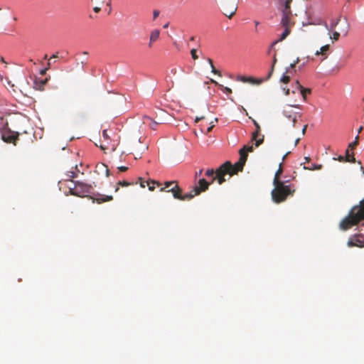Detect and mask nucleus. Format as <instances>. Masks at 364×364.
<instances>
[{
  "instance_id": "nucleus-15",
  "label": "nucleus",
  "mask_w": 364,
  "mask_h": 364,
  "mask_svg": "<svg viewBox=\"0 0 364 364\" xmlns=\"http://www.w3.org/2000/svg\"><path fill=\"white\" fill-rule=\"evenodd\" d=\"M160 36V31L158 29L153 30L150 33L149 47L151 48L152 44L156 42Z\"/></svg>"
},
{
  "instance_id": "nucleus-64",
  "label": "nucleus",
  "mask_w": 364,
  "mask_h": 364,
  "mask_svg": "<svg viewBox=\"0 0 364 364\" xmlns=\"http://www.w3.org/2000/svg\"><path fill=\"white\" fill-rule=\"evenodd\" d=\"M83 54H84V55H88V53H87V52H86V51H85V52H83Z\"/></svg>"
},
{
  "instance_id": "nucleus-5",
  "label": "nucleus",
  "mask_w": 364,
  "mask_h": 364,
  "mask_svg": "<svg viewBox=\"0 0 364 364\" xmlns=\"http://www.w3.org/2000/svg\"><path fill=\"white\" fill-rule=\"evenodd\" d=\"M72 186H68L70 193L73 196L83 197L85 194L90 193L92 186L80 181H71Z\"/></svg>"
},
{
  "instance_id": "nucleus-18",
  "label": "nucleus",
  "mask_w": 364,
  "mask_h": 364,
  "mask_svg": "<svg viewBox=\"0 0 364 364\" xmlns=\"http://www.w3.org/2000/svg\"><path fill=\"white\" fill-rule=\"evenodd\" d=\"M47 81H48V79H45V80L36 79L34 80L35 89L38 90H43Z\"/></svg>"
},
{
  "instance_id": "nucleus-31",
  "label": "nucleus",
  "mask_w": 364,
  "mask_h": 364,
  "mask_svg": "<svg viewBox=\"0 0 364 364\" xmlns=\"http://www.w3.org/2000/svg\"><path fill=\"white\" fill-rule=\"evenodd\" d=\"M205 176L208 177H212V179L216 176V171H214L213 169H208L205 172ZM215 181H213L211 180L210 183H213Z\"/></svg>"
},
{
  "instance_id": "nucleus-30",
  "label": "nucleus",
  "mask_w": 364,
  "mask_h": 364,
  "mask_svg": "<svg viewBox=\"0 0 364 364\" xmlns=\"http://www.w3.org/2000/svg\"><path fill=\"white\" fill-rule=\"evenodd\" d=\"M304 169L314 171V170H320L322 168L321 164H313L311 166H304Z\"/></svg>"
},
{
  "instance_id": "nucleus-51",
  "label": "nucleus",
  "mask_w": 364,
  "mask_h": 364,
  "mask_svg": "<svg viewBox=\"0 0 364 364\" xmlns=\"http://www.w3.org/2000/svg\"><path fill=\"white\" fill-rule=\"evenodd\" d=\"M93 10H94V11H95V12L98 13V12H100V11L101 8H100V7L95 6V7H94Z\"/></svg>"
},
{
  "instance_id": "nucleus-53",
  "label": "nucleus",
  "mask_w": 364,
  "mask_h": 364,
  "mask_svg": "<svg viewBox=\"0 0 364 364\" xmlns=\"http://www.w3.org/2000/svg\"><path fill=\"white\" fill-rule=\"evenodd\" d=\"M213 127H214V124H213V125L210 126L209 127H208L207 133L210 132L212 131Z\"/></svg>"
},
{
  "instance_id": "nucleus-4",
  "label": "nucleus",
  "mask_w": 364,
  "mask_h": 364,
  "mask_svg": "<svg viewBox=\"0 0 364 364\" xmlns=\"http://www.w3.org/2000/svg\"><path fill=\"white\" fill-rule=\"evenodd\" d=\"M160 191L171 192L174 198L181 200H188L193 198V195L190 192L186 194L182 193L183 191L178 186L176 181H166L164 187H161Z\"/></svg>"
},
{
  "instance_id": "nucleus-10",
  "label": "nucleus",
  "mask_w": 364,
  "mask_h": 364,
  "mask_svg": "<svg viewBox=\"0 0 364 364\" xmlns=\"http://www.w3.org/2000/svg\"><path fill=\"white\" fill-rule=\"evenodd\" d=\"M347 245L349 247H364V235L362 234H357L351 236L348 239Z\"/></svg>"
},
{
  "instance_id": "nucleus-6",
  "label": "nucleus",
  "mask_w": 364,
  "mask_h": 364,
  "mask_svg": "<svg viewBox=\"0 0 364 364\" xmlns=\"http://www.w3.org/2000/svg\"><path fill=\"white\" fill-rule=\"evenodd\" d=\"M293 107L299 108V105H288L286 107H284L283 109V114L284 116L288 119L290 122L292 123V127H295V123L298 118H300L301 117V114L299 112H294L293 110Z\"/></svg>"
},
{
  "instance_id": "nucleus-27",
  "label": "nucleus",
  "mask_w": 364,
  "mask_h": 364,
  "mask_svg": "<svg viewBox=\"0 0 364 364\" xmlns=\"http://www.w3.org/2000/svg\"><path fill=\"white\" fill-rule=\"evenodd\" d=\"M299 58H297L296 60L293 63H291L289 67L287 68V73H296L295 67H296V64L299 63Z\"/></svg>"
},
{
  "instance_id": "nucleus-29",
  "label": "nucleus",
  "mask_w": 364,
  "mask_h": 364,
  "mask_svg": "<svg viewBox=\"0 0 364 364\" xmlns=\"http://www.w3.org/2000/svg\"><path fill=\"white\" fill-rule=\"evenodd\" d=\"M339 30L340 32L342 33L344 36L348 34L349 30V24L346 20L343 22V26L340 28Z\"/></svg>"
},
{
  "instance_id": "nucleus-40",
  "label": "nucleus",
  "mask_w": 364,
  "mask_h": 364,
  "mask_svg": "<svg viewBox=\"0 0 364 364\" xmlns=\"http://www.w3.org/2000/svg\"><path fill=\"white\" fill-rule=\"evenodd\" d=\"M139 181L141 187L144 188L146 186L145 183H146L147 181H144L142 178H139Z\"/></svg>"
},
{
  "instance_id": "nucleus-14",
  "label": "nucleus",
  "mask_w": 364,
  "mask_h": 364,
  "mask_svg": "<svg viewBox=\"0 0 364 364\" xmlns=\"http://www.w3.org/2000/svg\"><path fill=\"white\" fill-rule=\"evenodd\" d=\"M291 32V28H289V27H284V31H283V33H282L280 38L278 39V40H276L274 41L272 45H271V48H269V53H270L271 50L273 48V47L277 44L279 42L284 40L290 33Z\"/></svg>"
},
{
  "instance_id": "nucleus-46",
  "label": "nucleus",
  "mask_w": 364,
  "mask_h": 364,
  "mask_svg": "<svg viewBox=\"0 0 364 364\" xmlns=\"http://www.w3.org/2000/svg\"><path fill=\"white\" fill-rule=\"evenodd\" d=\"M357 163L360 166V170L362 171L363 174L364 175V168L361 165V161H358Z\"/></svg>"
},
{
  "instance_id": "nucleus-54",
  "label": "nucleus",
  "mask_w": 364,
  "mask_h": 364,
  "mask_svg": "<svg viewBox=\"0 0 364 364\" xmlns=\"http://www.w3.org/2000/svg\"><path fill=\"white\" fill-rule=\"evenodd\" d=\"M102 135L104 137L107 138V131L106 130H104L103 132H102Z\"/></svg>"
},
{
  "instance_id": "nucleus-23",
  "label": "nucleus",
  "mask_w": 364,
  "mask_h": 364,
  "mask_svg": "<svg viewBox=\"0 0 364 364\" xmlns=\"http://www.w3.org/2000/svg\"><path fill=\"white\" fill-rule=\"evenodd\" d=\"M98 203H102L104 202L111 201L113 200V197L112 196H102L100 198L95 199Z\"/></svg>"
},
{
  "instance_id": "nucleus-7",
  "label": "nucleus",
  "mask_w": 364,
  "mask_h": 364,
  "mask_svg": "<svg viewBox=\"0 0 364 364\" xmlns=\"http://www.w3.org/2000/svg\"><path fill=\"white\" fill-rule=\"evenodd\" d=\"M1 139L8 144H13L16 145V141L18 140L19 133L11 131L10 129L6 130H0Z\"/></svg>"
},
{
  "instance_id": "nucleus-21",
  "label": "nucleus",
  "mask_w": 364,
  "mask_h": 364,
  "mask_svg": "<svg viewBox=\"0 0 364 364\" xmlns=\"http://www.w3.org/2000/svg\"><path fill=\"white\" fill-rule=\"evenodd\" d=\"M282 164H280L279 165V169L277 171L276 173H275V176H274V181H273V184L274 186V185H277V184H279V183H284L283 181H281L279 180V176L282 173Z\"/></svg>"
},
{
  "instance_id": "nucleus-25",
  "label": "nucleus",
  "mask_w": 364,
  "mask_h": 364,
  "mask_svg": "<svg viewBox=\"0 0 364 364\" xmlns=\"http://www.w3.org/2000/svg\"><path fill=\"white\" fill-rule=\"evenodd\" d=\"M157 185V186H161V183L159 181H147L146 186L149 187V191H153L155 189L154 185Z\"/></svg>"
},
{
  "instance_id": "nucleus-34",
  "label": "nucleus",
  "mask_w": 364,
  "mask_h": 364,
  "mask_svg": "<svg viewBox=\"0 0 364 364\" xmlns=\"http://www.w3.org/2000/svg\"><path fill=\"white\" fill-rule=\"evenodd\" d=\"M346 162H350V163H356L357 161L355 160V158L354 157V154L353 153L350 154V157L348 159H345Z\"/></svg>"
},
{
  "instance_id": "nucleus-42",
  "label": "nucleus",
  "mask_w": 364,
  "mask_h": 364,
  "mask_svg": "<svg viewBox=\"0 0 364 364\" xmlns=\"http://www.w3.org/2000/svg\"><path fill=\"white\" fill-rule=\"evenodd\" d=\"M118 170L119 171H121V172H124V171H127L128 170V167L124 166H119V167H118Z\"/></svg>"
},
{
  "instance_id": "nucleus-26",
  "label": "nucleus",
  "mask_w": 364,
  "mask_h": 364,
  "mask_svg": "<svg viewBox=\"0 0 364 364\" xmlns=\"http://www.w3.org/2000/svg\"><path fill=\"white\" fill-rule=\"evenodd\" d=\"M269 79H267V77L265 78H259V79H255V78L250 77H248V82L259 85L262 82L267 81Z\"/></svg>"
},
{
  "instance_id": "nucleus-28",
  "label": "nucleus",
  "mask_w": 364,
  "mask_h": 364,
  "mask_svg": "<svg viewBox=\"0 0 364 364\" xmlns=\"http://www.w3.org/2000/svg\"><path fill=\"white\" fill-rule=\"evenodd\" d=\"M75 170L76 171H70L68 172L67 176L68 178L67 180H68L71 182L72 178H75L77 176V173L79 172V171L77 170V166H75Z\"/></svg>"
},
{
  "instance_id": "nucleus-52",
  "label": "nucleus",
  "mask_w": 364,
  "mask_h": 364,
  "mask_svg": "<svg viewBox=\"0 0 364 364\" xmlns=\"http://www.w3.org/2000/svg\"><path fill=\"white\" fill-rule=\"evenodd\" d=\"M241 80L244 82H248V77H242Z\"/></svg>"
},
{
  "instance_id": "nucleus-9",
  "label": "nucleus",
  "mask_w": 364,
  "mask_h": 364,
  "mask_svg": "<svg viewBox=\"0 0 364 364\" xmlns=\"http://www.w3.org/2000/svg\"><path fill=\"white\" fill-rule=\"evenodd\" d=\"M210 183V182H208L205 178H200L198 181V186H195L190 191L191 194L193 195V198L199 195L201 192L207 191Z\"/></svg>"
},
{
  "instance_id": "nucleus-48",
  "label": "nucleus",
  "mask_w": 364,
  "mask_h": 364,
  "mask_svg": "<svg viewBox=\"0 0 364 364\" xmlns=\"http://www.w3.org/2000/svg\"><path fill=\"white\" fill-rule=\"evenodd\" d=\"M48 68H46L45 69H43L40 71V74L41 75H44L46 73V71L48 70Z\"/></svg>"
},
{
  "instance_id": "nucleus-63",
  "label": "nucleus",
  "mask_w": 364,
  "mask_h": 364,
  "mask_svg": "<svg viewBox=\"0 0 364 364\" xmlns=\"http://www.w3.org/2000/svg\"><path fill=\"white\" fill-rule=\"evenodd\" d=\"M194 40H195V37H194V36H192V37L191 38V41H194Z\"/></svg>"
},
{
  "instance_id": "nucleus-22",
  "label": "nucleus",
  "mask_w": 364,
  "mask_h": 364,
  "mask_svg": "<svg viewBox=\"0 0 364 364\" xmlns=\"http://www.w3.org/2000/svg\"><path fill=\"white\" fill-rule=\"evenodd\" d=\"M277 61V54L276 53L274 54V56H273V60H272V66H271V69L267 76V79H270V77H272L273 73H274V66H275V64Z\"/></svg>"
},
{
  "instance_id": "nucleus-12",
  "label": "nucleus",
  "mask_w": 364,
  "mask_h": 364,
  "mask_svg": "<svg viewBox=\"0 0 364 364\" xmlns=\"http://www.w3.org/2000/svg\"><path fill=\"white\" fill-rule=\"evenodd\" d=\"M291 11L283 10L282 11V17L281 20V24L283 27H289L291 28L293 25L291 23Z\"/></svg>"
},
{
  "instance_id": "nucleus-13",
  "label": "nucleus",
  "mask_w": 364,
  "mask_h": 364,
  "mask_svg": "<svg viewBox=\"0 0 364 364\" xmlns=\"http://www.w3.org/2000/svg\"><path fill=\"white\" fill-rule=\"evenodd\" d=\"M222 8L224 15L230 18L232 17L237 10V6L235 3H232L230 5L225 3L223 4Z\"/></svg>"
},
{
  "instance_id": "nucleus-16",
  "label": "nucleus",
  "mask_w": 364,
  "mask_h": 364,
  "mask_svg": "<svg viewBox=\"0 0 364 364\" xmlns=\"http://www.w3.org/2000/svg\"><path fill=\"white\" fill-rule=\"evenodd\" d=\"M143 123L144 124H146L150 127L152 129H156L157 125L159 124V122H156L154 121L151 117L144 116L143 118Z\"/></svg>"
},
{
  "instance_id": "nucleus-8",
  "label": "nucleus",
  "mask_w": 364,
  "mask_h": 364,
  "mask_svg": "<svg viewBox=\"0 0 364 364\" xmlns=\"http://www.w3.org/2000/svg\"><path fill=\"white\" fill-rule=\"evenodd\" d=\"M254 125L255 126V131L252 134V141H255V145L258 147L264 142V136L261 134V128L259 124L256 120L252 119Z\"/></svg>"
},
{
  "instance_id": "nucleus-41",
  "label": "nucleus",
  "mask_w": 364,
  "mask_h": 364,
  "mask_svg": "<svg viewBox=\"0 0 364 364\" xmlns=\"http://www.w3.org/2000/svg\"><path fill=\"white\" fill-rule=\"evenodd\" d=\"M210 67H211L212 73H213L214 74H218V75H220V71L216 70V68H215V66L213 65H210Z\"/></svg>"
},
{
  "instance_id": "nucleus-19",
  "label": "nucleus",
  "mask_w": 364,
  "mask_h": 364,
  "mask_svg": "<svg viewBox=\"0 0 364 364\" xmlns=\"http://www.w3.org/2000/svg\"><path fill=\"white\" fill-rule=\"evenodd\" d=\"M329 48H330V46L329 45H326V46H322L319 50H316V52L315 53V55H321L323 56V59H325L326 58L327 55H328V52L329 50Z\"/></svg>"
},
{
  "instance_id": "nucleus-20",
  "label": "nucleus",
  "mask_w": 364,
  "mask_h": 364,
  "mask_svg": "<svg viewBox=\"0 0 364 364\" xmlns=\"http://www.w3.org/2000/svg\"><path fill=\"white\" fill-rule=\"evenodd\" d=\"M296 85L298 89L300 90V92L303 97L304 100H306V95L310 94L311 92V89L309 88H304L303 87L299 82V81H296Z\"/></svg>"
},
{
  "instance_id": "nucleus-49",
  "label": "nucleus",
  "mask_w": 364,
  "mask_h": 364,
  "mask_svg": "<svg viewBox=\"0 0 364 364\" xmlns=\"http://www.w3.org/2000/svg\"><path fill=\"white\" fill-rule=\"evenodd\" d=\"M307 127L308 125L307 124H305L302 129V134L304 135L306 134V129H307Z\"/></svg>"
},
{
  "instance_id": "nucleus-32",
  "label": "nucleus",
  "mask_w": 364,
  "mask_h": 364,
  "mask_svg": "<svg viewBox=\"0 0 364 364\" xmlns=\"http://www.w3.org/2000/svg\"><path fill=\"white\" fill-rule=\"evenodd\" d=\"M341 21L340 18H338L336 20H333L331 23V29L333 30L336 28V26L339 23V22Z\"/></svg>"
},
{
  "instance_id": "nucleus-45",
  "label": "nucleus",
  "mask_w": 364,
  "mask_h": 364,
  "mask_svg": "<svg viewBox=\"0 0 364 364\" xmlns=\"http://www.w3.org/2000/svg\"><path fill=\"white\" fill-rule=\"evenodd\" d=\"M202 173H203V169L199 170L198 171L196 172L195 177L197 178L198 176H200L202 175Z\"/></svg>"
},
{
  "instance_id": "nucleus-24",
  "label": "nucleus",
  "mask_w": 364,
  "mask_h": 364,
  "mask_svg": "<svg viewBox=\"0 0 364 364\" xmlns=\"http://www.w3.org/2000/svg\"><path fill=\"white\" fill-rule=\"evenodd\" d=\"M293 73H287L283 74V75L280 78V82L284 84L288 83L290 81V75H293Z\"/></svg>"
},
{
  "instance_id": "nucleus-55",
  "label": "nucleus",
  "mask_w": 364,
  "mask_h": 364,
  "mask_svg": "<svg viewBox=\"0 0 364 364\" xmlns=\"http://www.w3.org/2000/svg\"><path fill=\"white\" fill-rule=\"evenodd\" d=\"M208 63L210 64V65H213V60H212L210 58H208Z\"/></svg>"
},
{
  "instance_id": "nucleus-38",
  "label": "nucleus",
  "mask_w": 364,
  "mask_h": 364,
  "mask_svg": "<svg viewBox=\"0 0 364 364\" xmlns=\"http://www.w3.org/2000/svg\"><path fill=\"white\" fill-rule=\"evenodd\" d=\"M131 183L126 181H119L117 183V185L118 186H124V187H127V186H129Z\"/></svg>"
},
{
  "instance_id": "nucleus-43",
  "label": "nucleus",
  "mask_w": 364,
  "mask_h": 364,
  "mask_svg": "<svg viewBox=\"0 0 364 364\" xmlns=\"http://www.w3.org/2000/svg\"><path fill=\"white\" fill-rule=\"evenodd\" d=\"M333 159L334 160H338L340 162H343V161H345V156H339L337 159L336 158H333Z\"/></svg>"
},
{
  "instance_id": "nucleus-62",
  "label": "nucleus",
  "mask_w": 364,
  "mask_h": 364,
  "mask_svg": "<svg viewBox=\"0 0 364 364\" xmlns=\"http://www.w3.org/2000/svg\"><path fill=\"white\" fill-rule=\"evenodd\" d=\"M299 139H297L296 141H295V146H296L299 141Z\"/></svg>"
},
{
  "instance_id": "nucleus-17",
  "label": "nucleus",
  "mask_w": 364,
  "mask_h": 364,
  "mask_svg": "<svg viewBox=\"0 0 364 364\" xmlns=\"http://www.w3.org/2000/svg\"><path fill=\"white\" fill-rule=\"evenodd\" d=\"M95 171L98 174L100 173L101 172H105L106 176H109V170L107 166H106L105 164H97V166H96V171Z\"/></svg>"
},
{
  "instance_id": "nucleus-33",
  "label": "nucleus",
  "mask_w": 364,
  "mask_h": 364,
  "mask_svg": "<svg viewBox=\"0 0 364 364\" xmlns=\"http://www.w3.org/2000/svg\"><path fill=\"white\" fill-rule=\"evenodd\" d=\"M340 37V33L338 31L333 32L332 36H330V38L334 41H338Z\"/></svg>"
},
{
  "instance_id": "nucleus-58",
  "label": "nucleus",
  "mask_w": 364,
  "mask_h": 364,
  "mask_svg": "<svg viewBox=\"0 0 364 364\" xmlns=\"http://www.w3.org/2000/svg\"><path fill=\"white\" fill-rule=\"evenodd\" d=\"M363 130V127H360L358 130V134H359Z\"/></svg>"
},
{
  "instance_id": "nucleus-37",
  "label": "nucleus",
  "mask_w": 364,
  "mask_h": 364,
  "mask_svg": "<svg viewBox=\"0 0 364 364\" xmlns=\"http://www.w3.org/2000/svg\"><path fill=\"white\" fill-rule=\"evenodd\" d=\"M222 87V90L225 93V94H231L232 93V90L228 87H223V85H220Z\"/></svg>"
},
{
  "instance_id": "nucleus-50",
  "label": "nucleus",
  "mask_w": 364,
  "mask_h": 364,
  "mask_svg": "<svg viewBox=\"0 0 364 364\" xmlns=\"http://www.w3.org/2000/svg\"><path fill=\"white\" fill-rule=\"evenodd\" d=\"M283 90H284V94H285L286 95H289V89L286 88V87H284V88H283Z\"/></svg>"
},
{
  "instance_id": "nucleus-39",
  "label": "nucleus",
  "mask_w": 364,
  "mask_h": 364,
  "mask_svg": "<svg viewBox=\"0 0 364 364\" xmlns=\"http://www.w3.org/2000/svg\"><path fill=\"white\" fill-rule=\"evenodd\" d=\"M291 0H287L286 2H285V6L283 10H287L288 9L289 11H291L290 9V3H291Z\"/></svg>"
},
{
  "instance_id": "nucleus-3",
  "label": "nucleus",
  "mask_w": 364,
  "mask_h": 364,
  "mask_svg": "<svg viewBox=\"0 0 364 364\" xmlns=\"http://www.w3.org/2000/svg\"><path fill=\"white\" fill-rule=\"evenodd\" d=\"M295 189L289 185H285L284 183L274 185V188L272 191V200L276 203H279L286 200L289 196H292Z\"/></svg>"
},
{
  "instance_id": "nucleus-56",
  "label": "nucleus",
  "mask_w": 364,
  "mask_h": 364,
  "mask_svg": "<svg viewBox=\"0 0 364 364\" xmlns=\"http://www.w3.org/2000/svg\"><path fill=\"white\" fill-rule=\"evenodd\" d=\"M354 141L359 143V135L358 134L355 136Z\"/></svg>"
},
{
  "instance_id": "nucleus-61",
  "label": "nucleus",
  "mask_w": 364,
  "mask_h": 364,
  "mask_svg": "<svg viewBox=\"0 0 364 364\" xmlns=\"http://www.w3.org/2000/svg\"><path fill=\"white\" fill-rule=\"evenodd\" d=\"M81 63H82V65H83L84 64H85V63H86V60L82 59V60L81 61Z\"/></svg>"
},
{
  "instance_id": "nucleus-11",
  "label": "nucleus",
  "mask_w": 364,
  "mask_h": 364,
  "mask_svg": "<svg viewBox=\"0 0 364 364\" xmlns=\"http://www.w3.org/2000/svg\"><path fill=\"white\" fill-rule=\"evenodd\" d=\"M11 18H13L14 21L17 20V18L9 9L6 11L0 9V28H4Z\"/></svg>"
},
{
  "instance_id": "nucleus-36",
  "label": "nucleus",
  "mask_w": 364,
  "mask_h": 364,
  "mask_svg": "<svg viewBox=\"0 0 364 364\" xmlns=\"http://www.w3.org/2000/svg\"><path fill=\"white\" fill-rule=\"evenodd\" d=\"M191 56L193 58V60H196L198 58V56L196 54V49L195 48H193L191 50Z\"/></svg>"
},
{
  "instance_id": "nucleus-60",
  "label": "nucleus",
  "mask_w": 364,
  "mask_h": 364,
  "mask_svg": "<svg viewBox=\"0 0 364 364\" xmlns=\"http://www.w3.org/2000/svg\"><path fill=\"white\" fill-rule=\"evenodd\" d=\"M81 63H82V65H83L84 64H85V63H86V60L82 59V60L81 61Z\"/></svg>"
},
{
  "instance_id": "nucleus-2",
  "label": "nucleus",
  "mask_w": 364,
  "mask_h": 364,
  "mask_svg": "<svg viewBox=\"0 0 364 364\" xmlns=\"http://www.w3.org/2000/svg\"><path fill=\"white\" fill-rule=\"evenodd\" d=\"M363 220H364V198L358 205L352 207L348 215L340 222L339 228L342 230H347Z\"/></svg>"
},
{
  "instance_id": "nucleus-47",
  "label": "nucleus",
  "mask_w": 364,
  "mask_h": 364,
  "mask_svg": "<svg viewBox=\"0 0 364 364\" xmlns=\"http://www.w3.org/2000/svg\"><path fill=\"white\" fill-rule=\"evenodd\" d=\"M349 151H350V150L348 149H347L346 151L345 159H348V158L350 157V154Z\"/></svg>"
},
{
  "instance_id": "nucleus-1",
  "label": "nucleus",
  "mask_w": 364,
  "mask_h": 364,
  "mask_svg": "<svg viewBox=\"0 0 364 364\" xmlns=\"http://www.w3.org/2000/svg\"><path fill=\"white\" fill-rule=\"evenodd\" d=\"M253 151L252 146H244L242 149L240 150V159L235 163L234 166L230 161H226L222 164L216 170V176L213 178V181H217L220 185L223 183L226 179L225 175L228 174L230 176L237 174L238 171H241L243 169V166L247 159V152H252Z\"/></svg>"
},
{
  "instance_id": "nucleus-59",
  "label": "nucleus",
  "mask_w": 364,
  "mask_h": 364,
  "mask_svg": "<svg viewBox=\"0 0 364 364\" xmlns=\"http://www.w3.org/2000/svg\"><path fill=\"white\" fill-rule=\"evenodd\" d=\"M255 27L257 28L258 25L259 24V22L257 21H255Z\"/></svg>"
},
{
  "instance_id": "nucleus-44",
  "label": "nucleus",
  "mask_w": 364,
  "mask_h": 364,
  "mask_svg": "<svg viewBox=\"0 0 364 364\" xmlns=\"http://www.w3.org/2000/svg\"><path fill=\"white\" fill-rule=\"evenodd\" d=\"M159 15V11L158 10H154V12H153V17H154V19H156Z\"/></svg>"
},
{
  "instance_id": "nucleus-35",
  "label": "nucleus",
  "mask_w": 364,
  "mask_h": 364,
  "mask_svg": "<svg viewBox=\"0 0 364 364\" xmlns=\"http://www.w3.org/2000/svg\"><path fill=\"white\" fill-rule=\"evenodd\" d=\"M358 145V142L353 141L348 144V149L350 150H353Z\"/></svg>"
},
{
  "instance_id": "nucleus-57",
  "label": "nucleus",
  "mask_w": 364,
  "mask_h": 364,
  "mask_svg": "<svg viewBox=\"0 0 364 364\" xmlns=\"http://www.w3.org/2000/svg\"><path fill=\"white\" fill-rule=\"evenodd\" d=\"M304 159H305V161H306V162H309V161H310V159H310V157L306 156V157H305V158H304Z\"/></svg>"
}]
</instances>
